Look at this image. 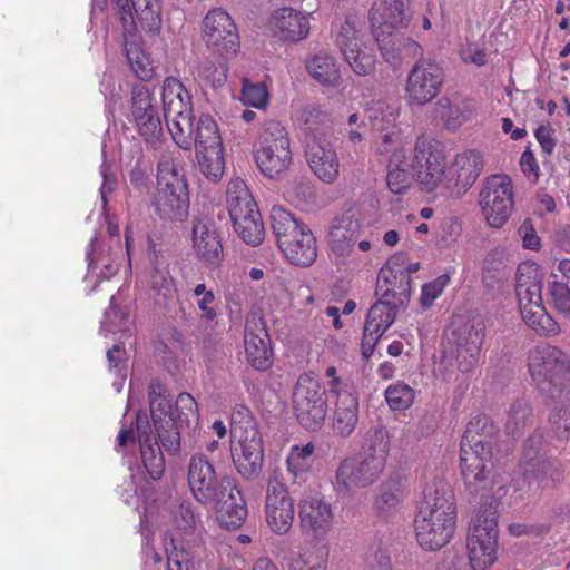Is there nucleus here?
Segmentation results:
<instances>
[{"label":"nucleus","instance_id":"obj_32","mask_svg":"<svg viewBox=\"0 0 570 570\" xmlns=\"http://www.w3.org/2000/svg\"><path fill=\"white\" fill-rule=\"evenodd\" d=\"M193 242L197 257L208 267H216L223 261V245L214 224L197 220L193 226Z\"/></svg>","mask_w":570,"mask_h":570},{"label":"nucleus","instance_id":"obj_63","mask_svg":"<svg viewBox=\"0 0 570 570\" xmlns=\"http://www.w3.org/2000/svg\"><path fill=\"white\" fill-rule=\"evenodd\" d=\"M549 423L559 439H567L570 432V411L564 407L554 409L549 415Z\"/></svg>","mask_w":570,"mask_h":570},{"label":"nucleus","instance_id":"obj_60","mask_svg":"<svg viewBox=\"0 0 570 570\" xmlns=\"http://www.w3.org/2000/svg\"><path fill=\"white\" fill-rule=\"evenodd\" d=\"M287 479L292 480V485L306 483L309 479V462L303 461L297 454H289L286 460Z\"/></svg>","mask_w":570,"mask_h":570},{"label":"nucleus","instance_id":"obj_44","mask_svg":"<svg viewBox=\"0 0 570 570\" xmlns=\"http://www.w3.org/2000/svg\"><path fill=\"white\" fill-rule=\"evenodd\" d=\"M389 443L387 432L384 429H371L365 435L360 455L367 460H375L380 462V464L385 465L389 454Z\"/></svg>","mask_w":570,"mask_h":570},{"label":"nucleus","instance_id":"obj_62","mask_svg":"<svg viewBox=\"0 0 570 570\" xmlns=\"http://www.w3.org/2000/svg\"><path fill=\"white\" fill-rule=\"evenodd\" d=\"M353 71L358 76H368L375 69V57L360 49L357 52L345 59Z\"/></svg>","mask_w":570,"mask_h":570},{"label":"nucleus","instance_id":"obj_39","mask_svg":"<svg viewBox=\"0 0 570 570\" xmlns=\"http://www.w3.org/2000/svg\"><path fill=\"white\" fill-rule=\"evenodd\" d=\"M412 164H410L402 149H395L389 160V171L386 184L393 194L404 193L411 185L412 178H415Z\"/></svg>","mask_w":570,"mask_h":570},{"label":"nucleus","instance_id":"obj_43","mask_svg":"<svg viewBox=\"0 0 570 570\" xmlns=\"http://www.w3.org/2000/svg\"><path fill=\"white\" fill-rule=\"evenodd\" d=\"M397 311L399 307H394L390 299L380 297L370 308L364 327H366V331H373L383 335L394 323Z\"/></svg>","mask_w":570,"mask_h":570},{"label":"nucleus","instance_id":"obj_46","mask_svg":"<svg viewBox=\"0 0 570 570\" xmlns=\"http://www.w3.org/2000/svg\"><path fill=\"white\" fill-rule=\"evenodd\" d=\"M311 76L323 85L336 83L340 79V71L335 59L328 53H318L307 62Z\"/></svg>","mask_w":570,"mask_h":570},{"label":"nucleus","instance_id":"obj_6","mask_svg":"<svg viewBox=\"0 0 570 570\" xmlns=\"http://www.w3.org/2000/svg\"><path fill=\"white\" fill-rule=\"evenodd\" d=\"M293 409L299 424L309 431L320 430L327 414V393L321 382L303 374L293 392Z\"/></svg>","mask_w":570,"mask_h":570},{"label":"nucleus","instance_id":"obj_22","mask_svg":"<svg viewBox=\"0 0 570 570\" xmlns=\"http://www.w3.org/2000/svg\"><path fill=\"white\" fill-rule=\"evenodd\" d=\"M483 168L482 155L468 150L456 155L452 166L446 170L445 188L456 195L466 193L476 181Z\"/></svg>","mask_w":570,"mask_h":570},{"label":"nucleus","instance_id":"obj_41","mask_svg":"<svg viewBox=\"0 0 570 570\" xmlns=\"http://www.w3.org/2000/svg\"><path fill=\"white\" fill-rule=\"evenodd\" d=\"M130 11L140 27L151 37L159 36L163 26L161 6L159 0H130Z\"/></svg>","mask_w":570,"mask_h":570},{"label":"nucleus","instance_id":"obj_48","mask_svg":"<svg viewBox=\"0 0 570 570\" xmlns=\"http://www.w3.org/2000/svg\"><path fill=\"white\" fill-rule=\"evenodd\" d=\"M432 116L449 130H456L464 121L460 106L446 96L434 104Z\"/></svg>","mask_w":570,"mask_h":570},{"label":"nucleus","instance_id":"obj_61","mask_svg":"<svg viewBox=\"0 0 570 570\" xmlns=\"http://www.w3.org/2000/svg\"><path fill=\"white\" fill-rule=\"evenodd\" d=\"M549 295L553 307L561 314H570V289L561 282H553L549 286Z\"/></svg>","mask_w":570,"mask_h":570},{"label":"nucleus","instance_id":"obj_13","mask_svg":"<svg viewBox=\"0 0 570 570\" xmlns=\"http://www.w3.org/2000/svg\"><path fill=\"white\" fill-rule=\"evenodd\" d=\"M479 203L490 226H503L514 206L511 178L507 175L488 177L480 191Z\"/></svg>","mask_w":570,"mask_h":570},{"label":"nucleus","instance_id":"obj_23","mask_svg":"<svg viewBox=\"0 0 570 570\" xmlns=\"http://www.w3.org/2000/svg\"><path fill=\"white\" fill-rule=\"evenodd\" d=\"M164 117L174 141L185 150L190 149L194 134L190 95L164 107Z\"/></svg>","mask_w":570,"mask_h":570},{"label":"nucleus","instance_id":"obj_20","mask_svg":"<svg viewBox=\"0 0 570 570\" xmlns=\"http://www.w3.org/2000/svg\"><path fill=\"white\" fill-rule=\"evenodd\" d=\"M245 353L249 364L258 371H266L273 363V350L266 323L257 313H250L245 323Z\"/></svg>","mask_w":570,"mask_h":570},{"label":"nucleus","instance_id":"obj_52","mask_svg":"<svg viewBox=\"0 0 570 570\" xmlns=\"http://www.w3.org/2000/svg\"><path fill=\"white\" fill-rule=\"evenodd\" d=\"M287 198L297 207H305L314 202L315 194L308 180L296 178L286 187Z\"/></svg>","mask_w":570,"mask_h":570},{"label":"nucleus","instance_id":"obj_9","mask_svg":"<svg viewBox=\"0 0 570 570\" xmlns=\"http://www.w3.org/2000/svg\"><path fill=\"white\" fill-rule=\"evenodd\" d=\"M445 155L440 141L420 136L415 142L413 170L415 179L426 191L434 190L440 184L445 185Z\"/></svg>","mask_w":570,"mask_h":570},{"label":"nucleus","instance_id":"obj_58","mask_svg":"<svg viewBox=\"0 0 570 570\" xmlns=\"http://www.w3.org/2000/svg\"><path fill=\"white\" fill-rule=\"evenodd\" d=\"M149 88L145 85H136L131 91L132 116L151 112L156 110Z\"/></svg>","mask_w":570,"mask_h":570},{"label":"nucleus","instance_id":"obj_51","mask_svg":"<svg viewBox=\"0 0 570 570\" xmlns=\"http://www.w3.org/2000/svg\"><path fill=\"white\" fill-rule=\"evenodd\" d=\"M139 134L147 142L158 141L163 135V127L157 110L134 116Z\"/></svg>","mask_w":570,"mask_h":570},{"label":"nucleus","instance_id":"obj_27","mask_svg":"<svg viewBox=\"0 0 570 570\" xmlns=\"http://www.w3.org/2000/svg\"><path fill=\"white\" fill-rule=\"evenodd\" d=\"M136 429L139 438L144 466L153 480H159L165 471V459L160 446L161 442L157 434L153 436L146 413H137Z\"/></svg>","mask_w":570,"mask_h":570},{"label":"nucleus","instance_id":"obj_24","mask_svg":"<svg viewBox=\"0 0 570 570\" xmlns=\"http://www.w3.org/2000/svg\"><path fill=\"white\" fill-rule=\"evenodd\" d=\"M541 289L542 277L539 266L529 262L519 264L517 268L515 294L523 318L524 314H532L537 306H543Z\"/></svg>","mask_w":570,"mask_h":570},{"label":"nucleus","instance_id":"obj_25","mask_svg":"<svg viewBox=\"0 0 570 570\" xmlns=\"http://www.w3.org/2000/svg\"><path fill=\"white\" fill-rule=\"evenodd\" d=\"M455 520L442 518V514L422 515L415 518V533L421 547L426 550H439L445 546L454 533Z\"/></svg>","mask_w":570,"mask_h":570},{"label":"nucleus","instance_id":"obj_42","mask_svg":"<svg viewBox=\"0 0 570 570\" xmlns=\"http://www.w3.org/2000/svg\"><path fill=\"white\" fill-rule=\"evenodd\" d=\"M533 409L525 399L515 400L509 407L505 431L513 438H520L533 424Z\"/></svg>","mask_w":570,"mask_h":570},{"label":"nucleus","instance_id":"obj_15","mask_svg":"<svg viewBox=\"0 0 570 570\" xmlns=\"http://www.w3.org/2000/svg\"><path fill=\"white\" fill-rule=\"evenodd\" d=\"M187 480L194 498L205 507H208L209 502H215L219 493L228 491L227 488L234 482L227 475L218 476L213 464L203 454L190 458Z\"/></svg>","mask_w":570,"mask_h":570},{"label":"nucleus","instance_id":"obj_64","mask_svg":"<svg viewBox=\"0 0 570 570\" xmlns=\"http://www.w3.org/2000/svg\"><path fill=\"white\" fill-rule=\"evenodd\" d=\"M289 570H325V561L323 556L316 557L312 552H305L292 560Z\"/></svg>","mask_w":570,"mask_h":570},{"label":"nucleus","instance_id":"obj_55","mask_svg":"<svg viewBox=\"0 0 570 570\" xmlns=\"http://www.w3.org/2000/svg\"><path fill=\"white\" fill-rule=\"evenodd\" d=\"M523 320L540 334H556L559 331L558 323L546 312L543 306H537V309L530 315L524 314Z\"/></svg>","mask_w":570,"mask_h":570},{"label":"nucleus","instance_id":"obj_21","mask_svg":"<svg viewBox=\"0 0 570 570\" xmlns=\"http://www.w3.org/2000/svg\"><path fill=\"white\" fill-rule=\"evenodd\" d=\"M361 235L360 212L350 207L335 216L328 232L332 252L338 256H348Z\"/></svg>","mask_w":570,"mask_h":570},{"label":"nucleus","instance_id":"obj_38","mask_svg":"<svg viewBox=\"0 0 570 570\" xmlns=\"http://www.w3.org/2000/svg\"><path fill=\"white\" fill-rule=\"evenodd\" d=\"M298 120L302 129L305 132V144L311 142L313 139L317 142L326 140V135L331 129L330 115L314 106H306L301 110Z\"/></svg>","mask_w":570,"mask_h":570},{"label":"nucleus","instance_id":"obj_57","mask_svg":"<svg viewBox=\"0 0 570 570\" xmlns=\"http://www.w3.org/2000/svg\"><path fill=\"white\" fill-rule=\"evenodd\" d=\"M240 99L244 105L264 108L268 101V91L264 83H250L248 80H245Z\"/></svg>","mask_w":570,"mask_h":570},{"label":"nucleus","instance_id":"obj_34","mask_svg":"<svg viewBox=\"0 0 570 570\" xmlns=\"http://www.w3.org/2000/svg\"><path fill=\"white\" fill-rule=\"evenodd\" d=\"M407 494L406 478L400 473H393L379 485L373 509L380 515L392 514L401 507Z\"/></svg>","mask_w":570,"mask_h":570},{"label":"nucleus","instance_id":"obj_14","mask_svg":"<svg viewBox=\"0 0 570 570\" xmlns=\"http://www.w3.org/2000/svg\"><path fill=\"white\" fill-rule=\"evenodd\" d=\"M541 436L532 435L524 443L522 459L523 472L517 480L519 491L537 494L544 488L556 472L554 462L540 452Z\"/></svg>","mask_w":570,"mask_h":570},{"label":"nucleus","instance_id":"obj_17","mask_svg":"<svg viewBox=\"0 0 570 570\" xmlns=\"http://www.w3.org/2000/svg\"><path fill=\"white\" fill-rule=\"evenodd\" d=\"M444 82V71L431 59L421 58L407 75L405 91L410 104L423 106L434 99Z\"/></svg>","mask_w":570,"mask_h":570},{"label":"nucleus","instance_id":"obj_45","mask_svg":"<svg viewBox=\"0 0 570 570\" xmlns=\"http://www.w3.org/2000/svg\"><path fill=\"white\" fill-rule=\"evenodd\" d=\"M383 288L379 294V297L390 299V303L394 307H404L410 301L411 293V279L407 278V273L399 274V276H392L387 283H382Z\"/></svg>","mask_w":570,"mask_h":570},{"label":"nucleus","instance_id":"obj_33","mask_svg":"<svg viewBox=\"0 0 570 570\" xmlns=\"http://www.w3.org/2000/svg\"><path fill=\"white\" fill-rule=\"evenodd\" d=\"M305 155L314 174L324 183H333L338 176V160L336 153L327 140L306 142Z\"/></svg>","mask_w":570,"mask_h":570},{"label":"nucleus","instance_id":"obj_56","mask_svg":"<svg viewBox=\"0 0 570 570\" xmlns=\"http://www.w3.org/2000/svg\"><path fill=\"white\" fill-rule=\"evenodd\" d=\"M405 265L406 255L404 253H397L389 258L379 273L375 294H379L380 291H382V283L390 282L392 276H399V274L406 273V271H404Z\"/></svg>","mask_w":570,"mask_h":570},{"label":"nucleus","instance_id":"obj_35","mask_svg":"<svg viewBox=\"0 0 570 570\" xmlns=\"http://www.w3.org/2000/svg\"><path fill=\"white\" fill-rule=\"evenodd\" d=\"M499 429L489 415L478 414L470 420L461 441V446L480 451L482 448L493 452Z\"/></svg>","mask_w":570,"mask_h":570},{"label":"nucleus","instance_id":"obj_31","mask_svg":"<svg viewBox=\"0 0 570 570\" xmlns=\"http://www.w3.org/2000/svg\"><path fill=\"white\" fill-rule=\"evenodd\" d=\"M419 512L422 515L440 513L442 518L455 520L456 507L450 483L444 480H434L424 491Z\"/></svg>","mask_w":570,"mask_h":570},{"label":"nucleus","instance_id":"obj_7","mask_svg":"<svg viewBox=\"0 0 570 570\" xmlns=\"http://www.w3.org/2000/svg\"><path fill=\"white\" fill-rule=\"evenodd\" d=\"M566 355L556 346L538 345L529 354V372L541 393L556 397L568 375Z\"/></svg>","mask_w":570,"mask_h":570},{"label":"nucleus","instance_id":"obj_59","mask_svg":"<svg viewBox=\"0 0 570 570\" xmlns=\"http://www.w3.org/2000/svg\"><path fill=\"white\" fill-rule=\"evenodd\" d=\"M129 314L119 307L114 305V298H111V306L109 311L105 313V321L102 327L108 332H128L129 330Z\"/></svg>","mask_w":570,"mask_h":570},{"label":"nucleus","instance_id":"obj_4","mask_svg":"<svg viewBox=\"0 0 570 570\" xmlns=\"http://www.w3.org/2000/svg\"><path fill=\"white\" fill-rule=\"evenodd\" d=\"M227 208L238 236L246 244L258 246L264 239V224L257 204L243 180L228 184Z\"/></svg>","mask_w":570,"mask_h":570},{"label":"nucleus","instance_id":"obj_30","mask_svg":"<svg viewBox=\"0 0 570 570\" xmlns=\"http://www.w3.org/2000/svg\"><path fill=\"white\" fill-rule=\"evenodd\" d=\"M413 18L412 0H382L370 11L372 27L406 28Z\"/></svg>","mask_w":570,"mask_h":570},{"label":"nucleus","instance_id":"obj_12","mask_svg":"<svg viewBox=\"0 0 570 570\" xmlns=\"http://www.w3.org/2000/svg\"><path fill=\"white\" fill-rule=\"evenodd\" d=\"M149 390L150 415L155 432L164 450L168 454H177L180 451V432L177 431L171 402L159 382H151Z\"/></svg>","mask_w":570,"mask_h":570},{"label":"nucleus","instance_id":"obj_28","mask_svg":"<svg viewBox=\"0 0 570 570\" xmlns=\"http://www.w3.org/2000/svg\"><path fill=\"white\" fill-rule=\"evenodd\" d=\"M384 468V464L361 455L358 459H346L336 471V481L347 490L366 488L377 480Z\"/></svg>","mask_w":570,"mask_h":570},{"label":"nucleus","instance_id":"obj_19","mask_svg":"<svg viewBox=\"0 0 570 570\" xmlns=\"http://www.w3.org/2000/svg\"><path fill=\"white\" fill-rule=\"evenodd\" d=\"M266 522L277 534H285L294 520V501L287 487L276 476L269 479L265 499Z\"/></svg>","mask_w":570,"mask_h":570},{"label":"nucleus","instance_id":"obj_10","mask_svg":"<svg viewBox=\"0 0 570 570\" xmlns=\"http://www.w3.org/2000/svg\"><path fill=\"white\" fill-rule=\"evenodd\" d=\"M163 219L183 220L188 215L189 194L184 176L176 169L158 178V191L153 200Z\"/></svg>","mask_w":570,"mask_h":570},{"label":"nucleus","instance_id":"obj_29","mask_svg":"<svg viewBox=\"0 0 570 570\" xmlns=\"http://www.w3.org/2000/svg\"><path fill=\"white\" fill-rule=\"evenodd\" d=\"M228 491L217 495L215 502L208 505L215 509L219 524L227 530L239 529L245 522L248 511L242 492L232 482Z\"/></svg>","mask_w":570,"mask_h":570},{"label":"nucleus","instance_id":"obj_47","mask_svg":"<svg viewBox=\"0 0 570 570\" xmlns=\"http://www.w3.org/2000/svg\"><path fill=\"white\" fill-rule=\"evenodd\" d=\"M505 254L501 249L491 250L484 258L482 267V283L490 289L500 285L504 278Z\"/></svg>","mask_w":570,"mask_h":570},{"label":"nucleus","instance_id":"obj_37","mask_svg":"<svg viewBox=\"0 0 570 570\" xmlns=\"http://www.w3.org/2000/svg\"><path fill=\"white\" fill-rule=\"evenodd\" d=\"M358 422V399L348 391L338 392L333 416V430L340 436H348Z\"/></svg>","mask_w":570,"mask_h":570},{"label":"nucleus","instance_id":"obj_1","mask_svg":"<svg viewBox=\"0 0 570 570\" xmlns=\"http://www.w3.org/2000/svg\"><path fill=\"white\" fill-rule=\"evenodd\" d=\"M232 458L238 473L255 479L263 469L264 448L256 423L248 409L242 406L232 413Z\"/></svg>","mask_w":570,"mask_h":570},{"label":"nucleus","instance_id":"obj_50","mask_svg":"<svg viewBox=\"0 0 570 570\" xmlns=\"http://www.w3.org/2000/svg\"><path fill=\"white\" fill-rule=\"evenodd\" d=\"M167 570H194L195 553L188 542L177 543L171 540V548H167Z\"/></svg>","mask_w":570,"mask_h":570},{"label":"nucleus","instance_id":"obj_18","mask_svg":"<svg viewBox=\"0 0 570 570\" xmlns=\"http://www.w3.org/2000/svg\"><path fill=\"white\" fill-rule=\"evenodd\" d=\"M303 533L313 540H324L330 532L334 513L325 498L314 491L305 492L298 503Z\"/></svg>","mask_w":570,"mask_h":570},{"label":"nucleus","instance_id":"obj_16","mask_svg":"<svg viewBox=\"0 0 570 570\" xmlns=\"http://www.w3.org/2000/svg\"><path fill=\"white\" fill-rule=\"evenodd\" d=\"M203 40L207 48L223 57L239 50V36L230 16L223 9L210 10L203 20Z\"/></svg>","mask_w":570,"mask_h":570},{"label":"nucleus","instance_id":"obj_8","mask_svg":"<svg viewBox=\"0 0 570 570\" xmlns=\"http://www.w3.org/2000/svg\"><path fill=\"white\" fill-rule=\"evenodd\" d=\"M196 157L200 171L212 180H218L224 174L223 140L216 121L209 115L198 118L194 130Z\"/></svg>","mask_w":570,"mask_h":570},{"label":"nucleus","instance_id":"obj_3","mask_svg":"<svg viewBox=\"0 0 570 570\" xmlns=\"http://www.w3.org/2000/svg\"><path fill=\"white\" fill-rule=\"evenodd\" d=\"M498 533L493 500H487L481 503L466 539L472 570H487L497 561Z\"/></svg>","mask_w":570,"mask_h":570},{"label":"nucleus","instance_id":"obj_54","mask_svg":"<svg viewBox=\"0 0 570 570\" xmlns=\"http://www.w3.org/2000/svg\"><path fill=\"white\" fill-rule=\"evenodd\" d=\"M336 45L344 56V59H347L361 49L357 30L348 20H346L341 27V30L336 36Z\"/></svg>","mask_w":570,"mask_h":570},{"label":"nucleus","instance_id":"obj_53","mask_svg":"<svg viewBox=\"0 0 570 570\" xmlns=\"http://www.w3.org/2000/svg\"><path fill=\"white\" fill-rule=\"evenodd\" d=\"M385 399L392 410H405L414 401V390L407 384L396 383L386 389Z\"/></svg>","mask_w":570,"mask_h":570},{"label":"nucleus","instance_id":"obj_49","mask_svg":"<svg viewBox=\"0 0 570 570\" xmlns=\"http://www.w3.org/2000/svg\"><path fill=\"white\" fill-rule=\"evenodd\" d=\"M177 423V431L184 426L190 429L198 424V407L195 399L188 393H180L176 399V410L174 411Z\"/></svg>","mask_w":570,"mask_h":570},{"label":"nucleus","instance_id":"obj_26","mask_svg":"<svg viewBox=\"0 0 570 570\" xmlns=\"http://www.w3.org/2000/svg\"><path fill=\"white\" fill-rule=\"evenodd\" d=\"M456 346L455 360L461 373L469 372L476 363L483 342L482 323L468 322L452 332Z\"/></svg>","mask_w":570,"mask_h":570},{"label":"nucleus","instance_id":"obj_36","mask_svg":"<svg viewBox=\"0 0 570 570\" xmlns=\"http://www.w3.org/2000/svg\"><path fill=\"white\" fill-rule=\"evenodd\" d=\"M276 36L284 40L296 42L308 35V18L292 8L277 9L271 21Z\"/></svg>","mask_w":570,"mask_h":570},{"label":"nucleus","instance_id":"obj_2","mask_svg":"<svg viewBox=\"0 0 570 570\" xmlns=\"http://www.w3.org/2000/svg\"><path fill=\"white\" fill-rule=\"evenodd\" d=\"M271 224L279 249L295 265L309 266L316 259V240L311 229L283 207L271 210Z\"/></svg>","mask_w":570,"mask_h":570},{"label":"nucleus","instance_id":"obj_11","mask_svg":"<svg viewBox=\"0 0 570 570\" xmlns=\"http://www.w3.org/2000/svg\"><path fill=\"white\" fill-rule=\"evenodd\" d=\"M493 452L487 449L480 451L461 446L460 466L465 489L470 494L493 500L488 495L493 484Z\"/></svg>","mask_w":570,"mask_h":570},{"label":"nucleus","instance_id":"obj_5","mask_svg":"<svg viewBox=\"0 0 570 570\" xmlns=\"http://www.w3.org/2000/svg\"><path fill=\"white\" fill-rule=\"evenodd\" d=\"M257 167L268 178H278L292 164L287 130L281 122L271 120L264 125L254 154Z\"/></svg>","mask_w":570,"mask_h":570},{"label":"nucleus","instance_id":"obj_40","mask_svg":"<svg viewBox=\"0 0 570 570\" xmlns=\"http://www.w3.org/2000/svg\"><path fill=\"white\" fill-rule=\"evenodd\" d=\"M130 11L140 27L151 37L159 36L163 26L161 6L159 0H130Z\"/></svg>","mask_w":570,"mask_h":570}]
</instances>
